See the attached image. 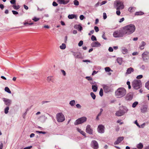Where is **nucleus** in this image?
Listing matches in <instances>:
<instances>
[{
    "instance_id": "obj_60",
    "label": "nucleus",
    "mask_w": 149,
    "mask_h": 149,
    "mask_svg": "<svg viewBox=\"0 0 149 149\" xmlns=\"http://www.w3.org/2000/svg\"><path fill=\"white\" fill-rule=\"evenodd\" d=\"M94 30H92L90 31V33H88V35L89 36H90V35H91V34H93L94 33Z\"/></svg>"
},
{
    "instance_id": "obj_23",
    "label": "nucleus",
    "mask_w": 149,
    "mask_h": 149,
    "mask_svg": "<svg viewBox=\"0 0 149 149\" xmlns=\"http://www.w3.org/2000/svg\"><path fill=\"white\" fill-rule=\"evenodd\" d=\"M77 131L79 132L81 134H82L83 136H85V137H86V133L83 131L81 129H80L79 128H77Z\"/></svg>"
},
{
    "instance_id": "obj_45",
    "label": "nucleus",
    "mask_w": 149,
    "mask_h": 149,
    "mask_svg": "<svg viewBox=\"0 0 149 149\" xmlns=\"http://www.w3.org/2000/svg\"><path fill=\"white\" fill-rule=\"evenodd\" d=\"M86 79L88 81H91L92 80V78L90 77H86Z\"/></svg>"
},
{
    "instance_id": "obj_31",
    "label": "nucleus",
    "mask_w": 149,
    "mask_h": 149,
    "mask_svg": "<svg viewBox=\"0 0 149 149\" xmlns=\"http://www.w3.org/2000/svg\"><path fill=\"white\" fill-rule=\"evenodd\" d=\"M9 107L8 106L6 107L4 109V113L5 114H7L8 112Z\"/></svg>"
},
{
    "instance_id": "obj_61",
    "label": "nucleus",
    "mask_w": 149,
    "mask_h": 149,
    "mask_svg": "<svg viewBox=\"0 0 149 149\" xmlns=\"http://www.w3.org/2000/svg\"><path fill=\"white\" fill-rule=\"evenodd\" d=\"M124 20V18L123 17L120 19L119 22L120 23H121L122 22H123V21Z\"/></svg>"
},
{
    "instance_id": "obj_58",
    "label": "nucleus",
    "mask_w": 149,
    "mask_h": 149,
    "mask_svg": "<svg viewBox=\"0 0 149 149\" xmlns=\"http://www.w3.org/2000/svg\"><path fill=\"white\" fill-rule=\"evenodd\" d=\"M61 71L62 72L64 76H65L66 75V72L65 71L63 70H61Z\"/></svg>"
},
{
    "instance_id": "obj_37",
    "label": "nucleus",
    "mask_w": 149,
    "mask_h": 149,
    "mask_svg": "<svg viewBox=\"0 0 149 149\" xmlns=\"http://www.w3.org/2000/svg\"><path fill=\"white\" fill-rule=\"evenodd\" d=\"M91 40H92L94 41H96L97 40V39L96 37L94 35H92L91 38Z\"/></svg>"
},
{
    "instance_id": "obj_43",
    "label": "nucleus",
    "mask_w": 149,
    "mask_h": 149,
    "mask_svg": "<svg viewBox=\"0 0 149 149\" xmlns=\"http://www.w3.org/2000/svg\"><path fill=\"white\" fill-rule=\"evenodd\" d=\"M83 43V41L82 40H81L79 41L78 43V46L79 47L81 46Z\"/></svg>"
},
{
    "instance_id": "obj_44",
    "label": "nucleus",
    "mask_w": 149,
    "mask_h": 149,
    "mask_svg": "<svg viewBox=\"0 0 149 149\" xmlns=\"http://www.w3.org/2000/svg\"><path fill=\"white\" fill-rule=\"evenodd\" d=\"M39 19V18H37L35 17H34L33 19H32V20L35 22H37L38 21Z\"/></svg>"
},
{
    "instance_id": "obj_9",
    "label": "nucleus",
    "mask_w": 149,
    "mask_h": 149,
    "mask_svg": "<svg viewBox=\"0 0 149 149\" xmlns=\"http://www.w3.org/2000/svg\"><path fill=\"white\" fill-rule=\"evenodd\" d=\"M143 60L146 62L149 59V53L148 52H144L142 54Z\"/></svg>"
},
{
    "instance_id": "obj_54",
    "label": "nucleus",
    "mask_w": 149,
    "mask_h": 149,
    "mask_svg": "<svg viewBox=\"0 0 149 149\" xmlns=\"http://www.w3.org/2000/svg\"><path fill=\"white\" fill-rule=\"evenodd\" d=\"M10 2L11 4H15L16 2L15 0H11L10 1Z\"/></svg>"
},
{
    "instance_id": "obj_28",
    "label": "nucleus",
    "mask_w": 149,
    "mask_h": 149,
    "mask_svg": "<svg viewBox=\"0 0 149 149\" xmlns=\"http://www.w3.org/2000/svg\"><path fill=\"white\" fill-rule=\"evenodd\" d=\"M76 17V15L73 14L69 15L68 17L70 19H72Z\"/></svg>"
},
{
    "instance_id": "obj_10",
    "label": "nucleus",
    "mask_w": 149,
    "mask_h": 149,
    "mask_svg": "<svg viewBox=\"0 0 149 149\" xmlns=\"http://www.w3.org/2000/svg\"><path fill=\"white\" fill-rule=\"evenodd\" d=\"M104 127L102 125H99L97 127V130L98 132L100 133H103L104 132Z\"/></svg>"
},
{
    "instance_id": "obj_20",
    "label": "nucleus",
    "mask_w": 149,
    "mask_h": 149,
    "mask_svg": "<svg viewBox=\"0 0 149 149\" xmlns=\"http://www.w3.org/2000/svg\"><path fill=\"white\" fill-rule=\"evenodd\" d=\"M58 2L60 4H66L68 2V1H65L64 0H58Z\"/></svg>"
},
{
    "instance_id": "obj_55",
    "label": "nucleus",
    "mask_w": 149,
    "mask_h": 149,
    "mask_svg": "<svg viewBox=\"0 0 149 149\" xmlns=\"http://www.w3.org/2000/svg\"><path fill=\"white\" fill-rule=\"evenodd\" d=\"M12 12L14 15H17L18 14V13L17 12L15 11V10H12Z\"/></svg>"
},
{
    "instance_id": "obj_17",
    "label": "nucleus",
    "mask_w": 149,
    "mask_h": 149,
    "mask_svg": "<svg viewBox=\"0 0 149 149\" xmlns=\"http://www.w3.org/2000/svg\"><path fill=\"white\" fill-rule=\"evenodd\" d=\"M101 45V44L98 42H93L91 44V46L92 47H97Z\"/></svg>"
},
{
    "instance_id": "obj_27",
    "label": "nucleus",
    "mask_w": 149,
    "mask_h": 149,
    "mask_svg": "<svg viewBox=\"0 0 149 149\" xmlns=\"http://www.w3.org/2000/svg\"><path fill=\"white\" fill-rule=\"evenodd\" d=\"M144 14V13L141 12V11H139L135 13V15H143Z\"/></svg>"
},
{
    "instance_id": "obj_25",
    "label": "nucleus",
    "mask_w": 149,
    "mask_h": 149,
    "mask_svg": "<svg viewBox=\"0 0 149 149\" xmlns=\"http://www.w3.org/2000/svg\"><path fill=\"white\" fill-rule=\"evenodd\" d=\"M117 62L119 64V65H121L122 63V58H118L117 59Z\"/></svg>"
},
{
    "instance_id": "obj_56",
    "label": "nucleus",
    "mask_w": 149,
    "mask_h": 149,
    "mask_svg": "<svg viewBox=\"0 0 149 149\" xmlns=\"http://www.w3.org/2000/svg\"><path fill=\"white\" fill-rule=\"evenodd\" d=\"M116 13L117 15H119L120 14V12L119 10H117L116 11Z\"/></svg>"
},
{
    "instance_id": "obj_18",
    "label": "nucleus",
    "mask_w": 149,
    "mask_h": 149,
    "mask_svg": "<svg viewBox=\"0 0 149 149\" xmlns=\"http://www.w3.org/2000/svg\"><path fill=\"white\" fill-rule=\"evenodd\" d=\"M133 95L131 93L127 94L125 97V99L128 101L132 100L133 98Z\"/></svg>"
},
{
    "instance_id": "obj_62",
    "label": "nucleus",
    "mask_w": 149,
    "mask_h": 149,
    "mask_svg": "<svg viewBox=\"0 0 149 149\" xmlns=\"http://www.w3.org/2000/svg\"><path fill=\"white\" fill-rule=\"evenodd\" d=\"M3 148V144L2 142H1V144H0V149H2Z\"/></svg>"
},
{
    "instance_id": "obj_57",
    "label": "nucleus",
    "mask_w": 149,
    "mask_h": 149,
    "mask_svg": "<svg viewBox=\"0 0 149 149\" xmlns=\"http://www.w3.org/2000/svg\"><path fill=\"white\" fill-rule=\"evenodd\" d=\"M138 103H133L132 105V107L133 108L135 107L138 104Z\"/></svg>"
},
{
    "instance_id": "obj_14",
    "label": "nucleus",
    "mask_w": 149,
    "mask_h": 149,
    "mask_svg": "<svg viewBox=\"0 0 149 149\" xmlns=\"http://www.w3.org/2000/svg\"><path fill=\"white\" fill-rule=\"evenodd\" d=\"M86 132L90 134H92L93 130L91 128V126L90 125H88L86 127Z\"/></svg>"
},
{
    "instance_id": "obj_2",
    "label": "nucleus",
    "mask_w": 149,
    "mask_h": 149,
    "mask_svg": "<svg viewBox=\"0 0 149 149\" xmlns=\"http://www.w3.org/2000/svg\"><path fill=\"white\" fill-rule=\"evenodd\" d=\"M127 93L126 89L123 87H120L115 92V95L117 98H121L125 96Z\"/></svg>"
},
{
    "instance_id": "obj_22",
    "label": "nucleus",
    "mask_w": 149,
    "mask_h": 149,
    "mask_svg": "<svg viewBox=\"0 0 149 149\" xmlns=\"http://www.w3.org/2000/svg\"><path fill=\"white\" fill-rule=\"evenodd\" d=\"M143 145L141 143H139L136 146V147L138 149H142L143 148Z\"/></svg>"
},
{
    "instance_id": "obj_29",
    "label": "nucleus",
    "mask_w": 149,
    "mask_h": 149,
    "mask_svg": "<svg viewBox=\"0 0 149 149\" xmlns=\"http://www.w3.org/2000/svg\"><path fill=\"white\" fill-rule=\"evenodd\" d=\"M127 49L125 48H124L122 50V52L123 54H126L127 53Z\"/></svg>"
},
{
    "instance_id": "obj_15",
    "label": "nucleus",
    "mask_w": 149,
    "mask_h": 149,
    "mask_svg": "<svg viewBox=\"0 0 149 149\" xmlns=\"http://www.w3.org/2000/svg\"><path fill=\"white\" fill-rule=\"evenodd\" d=\"M102 87L104 92L106 93H107L110 91L111 89L109 86L106 85H103Z\"/></svg>"
},
{
    "instance_id": "obj_24",
    "label": "nucleus",
    "mask_w": 149,
    "mask_h": 149,
    "mask_svg": "<svg viewBox=\"0 0 149 149\" xmlns=\"http://www.w3.org/2000/svg\"><path fill=\"white\" fill-rule=\"evenodd\" d=\"M92 88L94 92H96L97 89V85L96 84L92 85Z\"/></svg>"
},
{
    "instance_id": "obj_52",
    "label": "nucleus",
    "mask_w": 149,
    "mask_h": 149,
    "mask_svg": "<svg viewBox=\"0 0 149 149\" xmlns=\"http://www.w3.org/2000/svg\"><path fill=\"white\" fill-rule=\"evenodd\" d=\"M58 4L56 3V2L55 1H54L52 3V5L53 6H58Z\"/></svg>"
},
{
    "instance_id": "obj_26",
    "label": "nucleus",
    "mask_w": 149,
    "mask_h": 149,
    "mask_svg": "<svg viewBox=\"0 0 149 149\" xmlns=\"http://www.w3.org/2000/svg\"><path fill=\"white\" fill-rule=\"evenodd\" d=\"M136 8L134 7H130L128 9V11L130 12H133L135 11Z\"/></svg>"
},
{
    "instance_id": "obj_3",
    "label": "nucleus",
    "mask_w": 149,
    "mask_h": 149,
    "mask_svg": "<svg viewBox=\"0 0 149 149\" xmlns=\"http://www.w3.org/2000/svg\"><path fill=\"white\" fill-rule=\"evenodd\" d=\"M128 111L127 108L124 106H121L120 107L118 111L116 112V115L118 116H120L123 115L126 113Z\"/></svg>"
},
{
    "instance_id": "obj_21",
    "label": "nucleus",
    "mask_w": 149,
    "mask_h": 149,
    "mask_svg": "<svg viewBox=\"0 0 149 149\" xmlns=\"http://www.w3.org/2000/svg\"><path fill=\"white\" fill-rule=\"evenodd\" d=\"M134 71V69L132 68H129L127 69V70L126 73L127 74H130L131 72H132Z\"/></svg>"
},
{
    "instance_id": "obj_11",
    "label": "nucleus",
    "mask_w": 149,
    "mask_h": 149,
    "mask_svg": "<svg viewBox=\"0 0 149 149\" xmlns=\"http://www.w3.org/2000/svg\"><path fill=\"white\" fill-rule=\"evenodd\" d=\"M91 146L94 149H97L99 148L98 143L95 140H93L92 141L91 143Z\"/></svg>"
},
{
    "instance_id": "obj_39",
    "label": "nucleus",
    "mask_w": 149,
    "mask_h": 149,
    "mask_svg": "<svg viewBox=\"0 0 149 149\" xmlns=\"http://www.w3.org/2000/svg\"><path fill=\"white\" fill-rule=\"evenodd\" d=\"M99 95L101 96H102L103 95V91L102 88H101L99 92Z\"/></svg>"
},
{
    "instance_id": "obj_1",
    "label": "nucleus",
    "mask_w": 149,
    "mask_h": 149,
    "mask_svg": "<svg viewBox=\"0 0 149 149\" xmlns=\"http://www.w3.org/2000/svg\"><path fill=\"white\" fill-rule=\"evenodd\" d=\"M125 34L130 35L135 30L136 27L133 24L127 25L123 28Z\"/></svg>"
},
{
    "instance_id": "obj_50",
    "label": "nucleus",
    "mask_w": 149,
    "mask_h": 149,
    "mask_svg": "<svg viewBox=\"0 0 149 149\" xmlns=\"http://www.w3.org/2000/svg\"><path fill=\"white\" fill-rule=\"evenodd\" d=\"M143 77V76L142 75H140L137 76L136 78L137 79H140L142 78Z\"/></svg>"
},
{
    "instance_id": "obj_19",
    "label": "nucleus",
    "mask_w": 149,
    "mask_h": 149,
    "mask_svg": "<svg viewBox=\"0 0 149 149\" xmlns=\"http://www.w3.org/2000/svg\"><path fill=\"white\" fill-rule=\"evenodd\" d=\"M146 45V43L144 41H142L141 45L139 46V48L140 50H142L144 48V46Z\"/></svg>"
},
{
    "instance_id": "obj_12",
    "label": "nucleus",
    "mask_w": 149,
    "mask_h": 149,
    "mask_svg": "<svg viewBox=\"0 0 149 149\" xmlns=\"http://www.w3.org/2000/svg\"><path fill=\"white\" fill-rule=\"evenodd\" d=\"M148 105L144 104L142 105L140 108L141 112L143 113H144L148 111Z\"/></svg>"
},
{
    "instance_id": "obj_30",
    "label": "nucleus",
    "mask_w": 149,
    "mask_h": 149,
    "mask_svg": "<svg viewBox=\"0 0 149 149\" xmlns=\"http://www.w3.org/2000/svg\"><path fill=\"white\" fill-rule=\"evenodd\" d=\"M60 48L62 49H64L66 48V45L64 43H62V45L60 46Z\"/></svg>"
},
{
    "instance_id": "obj_63",
    "label": "nucleus",
    "mask_w": 149,
    "mask_h": 149,
    "mask_svg": "<svg viewBox=\"0 0 149 149\" xmlns=\"http://www.w3.org/2000/svg\"><path fill=\"white\" fill-rule=\"evenodd\" d=\"M32 147V146H28L27 147H26L24 148V149H30Z\"/></svg>"
},
{
    "instance_id": "obj_49",
    "label": "nucleus",
    "mask_w": 149,
    "mask_h": 149,
    "mask_svg": "<svg viewBox=\"0 0 149 149\" xmlns=\"http://www.w3.org/2000/svg\"><path fill=\"white\" fill-rule=\"evenodd\" d=\"M103 19H105L107 18V16L106 13H103Z\"/></svg>"
},
{
    "instance_id": "obj_51",
    "label": "nucleus",
    "mask_w": 149,
    "mask_h": 149,
    "mask_svg": "<svg viewBox=\"0 0 149 149\" xmlns=\"http://www.w3.org/2000/svg\"><path fill=\"white\" fill-rule=\"evenodd\" d=\"M79 18L81 20H83L85 17L83 15H81L79 17Z\"/></svg>"
},
{
    "instance_id": "obj_64",
    "label": "nucleus",
    "mask_w": 149,
    "mask_h": 149,
    "mask_svg": "<svg viewBox=\"0 0 149 149\" xmlns=\"http://www.w3.org/2000/svg\"><path fill=\"white\" fill-rule=\"evenodd\" d=\"M145 125V124L144 123L142 124L141 125H140V128H143Z\"/></svg>"
},
{
    "instance_id": "obj_34",
    "label": "nucleus",
    "mask_w": 149,
    "mask_h": 149,
    "mask_svg": "<svg viewBox=\"0 0 149 149\" xmlns=\"http://www.w3.org/2000/svg\"><path fill=\"white\" fill-rule=\"evenodd\" d=\"M91 95L93 99H95L96 97V96L93 92H91Z\"/></svg>"
},
{
    "instance_id": "obj_35",
    "label": "nucleus",
    "mask_w": 149,
    "mask_h": 149,
    "mask_svg": "<svg viewBox=\"0 0 149 149\" xmlns=\"http://www.w3.org/2000/svg\"><path fill=\"white\" fill-rule=\"evenodd\" d=\"M13 7L15 9L17 10L20 8V6L19 5L16 6L15 5L13 6Z\"/></svg>"
},
{
    "instance_id": "obj_5",
    "label": "nucleus",
    "mask_w": 149,
    "mask_h": 149,
    "mask_svg": "<svg viewBox=\"0 0 149 149\" xmlns=\"http://www.w3.org/2000/svg\"><path fill=\"white\" fill-rule=\"evenodd\" d=\"M132 86L134 89H139L141 86V80H134L132 82Z\"/></svg>"
},
{
    "instance_id": "obj_53",
    "label": "nucleus",
    "mask_w": 149,
    "mask_h": 149,
    "mask_svg": "<svg viewBox=\"0 0 149 149\" xmlns=\"http://www.w3.org/2000/svg\"><path fill=\"white\" fill-rule=\"evenodd\" d=\"M134 123L139 128H140V125H139L136 120L134 122Z\"/></svg>"
},
{
    "instance_id": "obj_6",
    "label": "nucleus",
    "mask_w": 149,
    "mask_h": 149,
    "mask_svg": "<svg viewBox=\"0 0 149 149\" xmlns=\"http://www.w3.org/2000/svg\"><path fill=\"white\" fill-rule=\"evenodd\" d=\"M114 5L117 10H121L124 8V6L123 3L119 0L116 1H115Z\"/></svg>"
},
{
    "instance_id": "obj_36",
    "label": "nucleus",
    "mask_w": 149,
    "mask_h": 149,
    "mask_svg": "<svg viewBox=\"0 0 149 149\" xmlns=\"http://www.w3.org/2000/svg\"><path fill=\"white\" fill-rule=\"evenodd\" d=\"M145 87L148 89L149 90V81L146 83Z\"/></svg>"
},
{
    "instance_id": "obj_4",
    "label": "nucleus",
    "mask_w": 149,
    "mask_h": 149,
    "mask_svg": "<svg viewBox=\"0 0 149 149\" xmlns=\"http://www.w3.org/2000/svg\"><path fill=\"white\" fill-rule=\"evenodd\" d=\"M125 35L123 29L117 31L113 32V36L115 38L122 37Z\"/></svg>"
},
{
    "instance_id": "obj_8",
    "label": "nucleus",
    "mask_w": 149,
    "mask_h": 149,
    "mask_svg": "<svg viewBox=\"0 0 149 149\" xmlns=\"http://www.w3.org/2000/svg\"><path fill=\"white\" fill-rule=\"evenodd\" d=\"M86 120L87 118L86 117H82L76 120L74 123V124L77 125L82 123L86 121Z\"/></svg>"
},
{
    "instance_id": "obj_7",
    "label": "nucleus",
    "mask_w": 149,
    "mask_h": 149,
    "mask_svg": "<svg viewBox=\"0 0 149 149\" xmlns=\"http://www.w3.org/2000/svg\"><path fill=\"white\" fill-rule=\"evenodd\" d=\"M56 118L58 122L61 123L65 120V117L64 115L62 113H58L56 115Z\"/></svg>"
},
{
    "instance_id": "obj_42",
    "label": "nucleus",
    "mask_w": 149,
    "mask_h": 149,
    "mask_svg": "<svg viewBox=\"0 0 149 149\" xmlns=\"http://www.w3.org/2000/svg\"><path fill=\"white\" fill-rule=\"evenodd\" d=\"M102 38L103 39H104L105 40H107V38H106L105 36V33L104 32H103V35L102 36Z\"/></svg>"
},
{
    "instance_id": "obj_13",
    "label": "nucleus",
    "mask_w": 149,
    "mask_h": 149,
    "mask_svg": "<svg viewBox=\"0 0 149 149\" xmlns=\"http://www.w3.org/2000/svg\"><path fill=\"white\" fill-rule=\"evenodd\" d=\"M72 52L75 58H83L82 55L80 53L74 52Z\"/></svg>"
},
{
    "instance_id": "obj_46",
    "label": "nucleus",
    "mask_w": 149,
    "mask_h": 149,
    "mask_svg": "<svg viewBox=\"0 0 149 149\" xmlns=\"http://www.w3.org/2000/svg\"><path fill=\"white\" fill-rule=\"evenodd\" d=\"M36 132L38 133H39V134H46V132H43L42 131H36Z\"/></svg>"
},
{
    "instance_id": "obj_47",
    "label": "nucleus",
    "mask_w": 149,
    "mask_h": 149,
    "mask_svg": "<svg viewBox=\"0 0 149 149\" xmlns=\"http://www.w3.org/2000/svg\"><path fill=\"white\" fill-rule=\"evenodd\" d=\"M90 83L91 84H92L93 85H95V84H96V82L95 81H93L92 80L90 81Z\"/></svg>"
},
{
    "instance_id": "obj_32",
    "label": "nucleus",
    "mask_w": 149,
    "mask_h": 149,
    "mask_svg": "<svg viewBox=\"0 0 149 149\" xmlns=\"http://www.w3.org/2000/svg\"><path fill=\"white\" fill-rule=\"evenodd\" d=\"M5 90L6 91L9 93H11V91H10L9 88L8 87H6L5 88Z\"/></svg>"
},
{
    "instance_id": "obj_40",
    "label": "nucleus",
    "mask_w": 149,
    "mask_h": 149,
    "mask_svg": "<svg viewBox=\"0 0 149 149\" xmlns=\"http://www.w3.org/2000/svg\"><path fill=\"white\" fill-rule=\"evenodd\" d=\"M105 71L107 72H109L111 70V69L109 67H106L105 68Z\"/></svg>"
},
{
    "instance_id": "obj_48",
    "label": "nucleus",
    "mask_w": 149,
    "mask_h": 149,
    "mask_svg": "<svg viewBox=\"0 0 149 149\" xmlns=\"http://www.w3.org/2000/svg\"><path fill=\"white\" fill-rule=\"evenodd\" d=\"M94 29L96 32H98L99 31V28L97 26H95L94 27Z\"/></svg>"
},
{
    "instance_id": "obj_38",
    "label": "nucleus",
    "mask_w": 149,
    "mask_h": 149,
    "mask_svg": "<svg viewBox=\"0 0 149 149\" xmlns=\"http://www.w3.org/2000/svg\"><path fill=\"white\" fill-rule=\"evenodd\" d=\"M52 76L48 77L47 78V80L49 82L52 81Z\"/></svg>"
},
{
    "instance_id": "obj_33",
    "label": "nucleus",
    "mask_w": 149,
    "mask_h": 149,
    "mask_svg": "<svg viewBox=\"0 0 149 149\" xmlns=\"http://www.w3.org/2000/svg\"><path fill=\"white\" fill-rule=\"evenodd\" d=\"M3 101L5 102L9 103L11 102V101L10 100L4 98H3Z\"/></svg>"
},
{
    "instance_id": "obj_41",
    "label": "nucleus",
    "mask_w": 149,
    "mask_h": 149,
    "mask_svg": "<svg viewBox=\"0 0 149 149\" xmlns=\"http://www.w3.org/2000/svg\"><path fill=\"white\" fill-rule=\"evenodd\" d=\"M74 4L76 6H78L79 5L78 1L77 0H74Z\"/></svg>"
},
{
    "instance_id": "obj_59",
    "label": "nucleus",
    "mask_w": 149,
    "mask_h": 149,
    "mask_svg": "<svg viewBox=\"0 0 149 149\" xmlns=\"http://www.w3.org/2000/svg\"><path fill=\"white\" fill-rule=\"evenodd\" d=\"M109 51L110 52H112L113 51V49L112 47H110L109 48Z\"/></svg>"
},
{
    "instance_id": "obj_16",
    "label": "nucleus",
    "mask_w": 149,
    "mask_h": 149,
    "mask_svg": "<svg viewBox=\"0 0 149 149\" xmlns=\"http://www.w3.org/2000/svg\"><path fill=\"white\" fill-rule=\"evenodd\" d=\"M124 139L123 136L118 137L117 140L114 142V144L115 145L119 144Z\"/></svg>"
}]
</instances>
